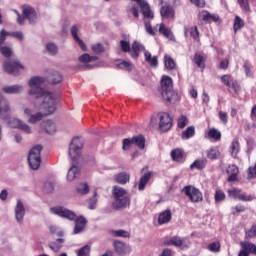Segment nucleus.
<instances>
[{"mask_svg":"<svg viewBox=\"0 0 256 256\" xmlns=\"http://www.w3.org/2000/svg\"><path fill=\"white\" fill-rule=\"evenodd\" d=\"M40 131H44V133H47L48 135H53L57 133V126L53 120H46L41 123Z\"/></svg>","mask_w":256,"mask_h":256,"instance_id":"nucleus-14","label":"nucleus"},{"mask_svg":"<svg viewBox=\"0 0 256 256\" xmlns=\"http://www.w3.org/2000/svg\"><path fill=\"white\" fill-rule=\"evenodd\" d=\"M45 49H46V53H48V55H52V57H55V55L59 53V47H57V44L53 42H48L45 45Z\"/></svg>","mask_w":256,"mask_h":256,"instance_id":"nucleus-30","label":"nucleus"},{"mask_svg":"<svg viewBox=\"0 0 256 256\" xmlns=\"http://www.w3.org/2000/svg\"><path fill=\"white\" fill-rule=\"evenodd\" d=\"M207 165V159H200V160H196L193 162V164H191L190 168L191 169H205V166Z\"/></svg>","mask_w":256,"mask_h":256,"instance_id":"nucleus-40","label":"nucleus"},{"mask_svg":"<svg viewBox=\"0 0 256 256\" xmlns=\"http://www.w3.org/2000/svg\"><path fill=\"white\" fill-rule=\"evenodd\" d=\"M85 227H87V219H85L83 216L77 217L73 231L74 235H79V233H81Z\"/></svg>","mask_w":256,"mask_h":256,"instance_id":"nucleus-18","label":"nucleus"},{"mask_svg":"<svg viewBox=\"0 0 256 256\" xmlns=\"http://www.w3.org/2000/svg\"><path fill=\"white\" fill-rule=\"evenodd\" d=\"M214 197L216 203H221V201H225V192L222 190H216Z\"/></svg>","mask_w":256,"mask_h":256,"instance_id":"nucleus-55","label":"nucleus"},{"mask_svg":"<svg viewBox=\"0 0 256 256\" xmlns=\"http://www.w3.org/2000/svg\"><path fill=\"white\" fill-rule=\"evenodd\" d=\"M171 89H173V79L169 76H162L160 93L165 94L166 91H171Z\"/></svg>","mask_w":256,"mask_h":256,"instance_id":"nucleus-19","label":"nucleus"},{"mask_svg":"<svg viewBox=\"0 0 256 256\" xmlns=\"http://www.w3.org/2000/svg\"><path fill=\"white\" fill-rule=\"evenodd\" d=\"M182 193L190 199L192 203H201L203 201V193L198 188L188 185L182 189Z\"/></svg>","mask_w":256,"mask_h":256,"instance_id":"nucleus-5","label":"nucleus"},{"mask_svg":"<svg viewBox=\"0 0 256 256\" xmlns=\"http://www.w3.org/2000/svg\"><path fill=\"white\" fill-rule=\"evenodd\" d=\"M77 175H79V168L76 165H72L67 173L68 181H75L77 179Z\"/></svg>","mask_w":256,"mask_h":256,"instance_id":"nucleus-34","label":"nucleus"},{"mask_svg":"<svg viewBox=\"0 0 256 256\" xmlns=\"http://www.w3.org/2000/svg\"><path fill=\"white\" fill-rule=\"evenodd\" d=\"M2 91L6 95H20V93H23V91H25V88L23 87V85L14 84L2 87Z\"/></svg>","mask_w":256,"mask_h":256,"instance_id":"nucleus-15","label":"nucleus"},{"mask_svg":"<svg viewBox=\"0 0 256 256\" xmlns=\"http://www.w3.org/2000/svg\"><path fill=\"white\" fill-rule=\"evenodd\" d=\"M133 145H136L138 149H145V136L138 135L132 138Z\"/></svg>","mask_w":256,"mask_h":256,"instance_id":"nucleus-32","label":"nucleus"},{"mask_svg":"<svg viewBox=\"0 0 256 256\" xmlns=\"http://www.w3.org/2000/svg\"><path fill=\"white\" fill-rule=\"evenodd\" d=\"M11 36L10 32L5 29L0 31V47L5 45V41H7V37Z\"/></svg>","mask_w":256,"mask_h":256,"instance_id":"nucleus-49","label":"nucleus"},{"mask_svg":"<svg viewBox=\"0 0 256 256\" xmlns=\"http://www.w3.org/2000/svg\"><path fill=\"white\" fill-rule=\"evenodd\" d=\"M221 244L219 242H213L208 245V250L212 253H219Z\"/></svg>","mask_w":256,"mask_h":256,"instance_id":"nucleus-51","label":"nucleus"},{"mask_svg":"<svg viewBox=\"0 0 256 256\" xmlns=\"http://www.w3.org/2000/svg\"><path fill=\"white\" fill-rule=\"evenodd\" d=\"M22 15L25 19H28L30 25H35V23H37V11L30 5L22 6Z\"/></svg>","mask_w":256,"mask_h":256,"instance_id":"nucleus-10","label":"nucleus"},{"mask_svg":"<svg viewBox=\"0 0 256 256\" xmlns=\"http://www.w3.org/2000/svg\"><path fill=\"white\" fill-rule=\"evenodd\" d=\"M91 253V246L85 245L77 251V256H89Z\"/></svg>","mask_w":256,"mask_h":256,"instance_id":"nucleus-47","label":"nucleus"},{"mask_svg":"<svg viewBox=\"0 0 256 256\" xmlns=\"http://www.w3.org/2000/svg\"><path fill=\"white\" fill-rule=\"evenodd\" d=\"M226 173L227 175H229L228 176L229 183H233L237 181V176L239 175V168L234 164L229 165L226 170Z\"/></svg>","mask_w":256,"mask_h":256,"instance_id":"nucleus-20","label":"nucleus"},{"mask_svg":"<svg viewBox=\"0 0 256 256\" xmlns=\"http://www.w3.org/2000/svg\"><path fill=\"white\" fill-rule=\"evenodd\" d=\"M230 151L232 157H237V153H239V140L234 139L230 146Z\"/></svg>","mask_w":256,"mask_h":256,"instance_id":"nucleus-42","label":"nucleus"},{"mask_svg":"<svg viewBox=\"0 0 256 256\" xmlns=\"http://www.w3.org/2000/svg\"><path fill=\"white\" fill-rule=\"evenodd\" d=\"M63 243H65V239L59 238L55 242H50L48 247L54 253H59V251H61V247H63Z\"/></svg>","mask_w":256,"mask_h":256,"instance_id":"nucleus-28","label":"nucleus"},{"mask_svg":"<svg viewBox=\"0 0 256 256\" xmlns=\"http://www.w3.org/2000/svg\"><path fill=\"white\" fill-rule=\"evenodd\" d=\"M161 95L165 101H168V103H177V101H179V94L173 91V88L171 90H166V92L164 94L161 93Z\"/></svg>","mask_w":256,"mask_h":256,"instance_id":"nucleus-21","label":"nucleus"},{"mask_svg":"<svg viewBox=\"0 0 256 256\" xmlns=\"http://www.w3.org/2000/svg\"><path fill=\"white\" fill-rule=\"evenodd\" d=\"M93 53L96 55H101V53H105V46L101 43H96L91 46Z\"/></svg>","mask_w":256,"mask_h":256,"instance_id":"nucleus-43","label":"nucleus"},{"mask_svg":"<svg viewBox=\"0 0 256 256\" xmlns=\"http://www.w3.org/2000/svg\"><path fill=\"white\" fill-rule=\"evenodd\" d=\"M120 47L124 53L131 52V44L127 40H121Z\"/></svg>","mask_w":256,"mask_h":256,"instance_id":"nucleus-52","label":"nucleus"},{"mask_svg":"<svg viewBox=\"0 0 256 256\" xmlns=\"http://www.w3.org/2000/svg\"><path fill=\"white\" fill-rule=\"evenodd\" d=\"M200 19L205 23H211V13L209 11L204 10L200 13Z\"/></svg>","mask_w":256,"mask_h":256,"instance_id":"nucleus-56","label":"nucleus"},{"mask_svg":"<svg viewBox=\"0 0 256 256\" xmlns=\"http://www.w3.org/2000/svg\"><path fill=\"white\" fill-rule=\"evenodd\" d=\"M243 27H245V22H243L241 17L236 16L234 20V31H239L240 29H243Z\"/></svg>","mask_w":256,"mask_h":256,"instance_id":"nucleus-46","label":"nucleus"},{"mask_svg":"<svg viewBox=\"0 0 256 256\" xmlns=\"http://www.w3.org/2000/svg\"><path fill=\"white\" fill-rule=\"evenodd\" d=\"M131 145H133V138H125L122 141V149L125 151L127 149H129V147H131Z\"/></svg>","mask_w":256,"mask_h":256,"instance_id":"nucleus-59","label":"nucleus"},{"mask_svg":"<svg viewBox=\"0 0 256 256\" xmlns=\"http://www.w3.org/2000/svg\"><path fill=\"white\" fill-rule=\"evenodd\" d=\"M242 249L245 250L248 255L252 253L253 255H256V245L250 242H241L240 243Z\"/></svg>","mask_w":256,"mask_h":256,"instance_id":"nucleus-33","label":"nucleus"},{"mask_svg":"<svg viewBox=\"0 0 256 256\" xmlns=\"http://www.w3.org/2000/svg\"><path fill=\"white\" fill-rule=\"evenodd\" d=\"M160 131H169L173 127V118L167 112L158 113Z\"/></svg>","mask_w":256,"mask_h":256,"instance_id":"nucleus-8","label":"nucleus"},{"mask_svg":"<svg viewBox=\"0 0 256 256\" xmlns=\"http://www.w3.org/2000/svg\"><path fill=\"white\" fill-rule=\"evenodd\" d=\"M112 195L114 197L112 207L113 209H116V211H119L120 209H127V207L131 205V195H129V192H127L125 188L113 186Z\"/></svg>","mask_w":256,"mask_h":256,"instance_id":"nucleus-2","label":"nucleus"},{"mask_svg":"<svg viewBox=\"0 0 256 256\" xmlns=\"http://www.w3.org/2000/svg\"><path fill=\"white\" fill-rule=\"evenodd\" d=\"M43 147L41 145L34 146L28 154V163L29 166L34 170L37 171L39 167H41V151Z\"/></svg>","mask_w":256,"mask_h":256,"instance_id":"nucleus-3","label":"nucleus"},{"mask_svg":"<svg viewBox=\"0 0 256 256\" xmlns=\"http://www.w3.org/2000/svg\"><path fill=\"white\" fill-rule=\"evenodd\" d=\"M171 157L174 161H179V159L183 158V152L181 149H175L171 152Z\"/></svg>","mask_w":256,"mask_h":256,"instance_id":"nucleus-54","label":"nucleus"},{"mask_svg":"<svg viewBox=\"0 0 256 256\" xmlns=\"http://www.w3.org/2000/svg\"><path fill=\"white\" fill-rule=\"evenodd\" d=\"M76 191L79 195H87V193H89V184L88 183H79L76 186Z\"/></svg>","mask_w":256,"mask_h":256,"instance_id":"nucleus-39","label":"nucleus"},{"mask_svg":"<svg viewBox=\"0 0 256 256\" xmlns=\"http://www.w3.org/2000/svg\"><path fill=\"white\" fill-rule=\"evenodd\" d=\"M153 175H155V173L153 171H150L140 178L138 184V191H145V187H147V184L149 183Z\"/></svg>","mask_w":256,"mask_h":256,"instance_id":"nucleus-23","label":"nucleus"},{"mask_svg":"<svg viewBox=\"0 0 256 256\" xmlns=\"http://www.w3.org/2000/svg\"><path fill=\"white\" fill-rule=\"evenodd\" d=\"M55 189V184L53 182H45L44 183V191L46 193H51Z\"/></svg>","mask_w":256,"mask_h":256,"instance_id":"nucleus-62","label":"nucleus"},{"mask_svg":"<svg viewBox=\"0 0 256 256\" xmlns=\"http://www.w3.org/2000/svg\"><path fill=\"white\" fill-rule=\"evenodd\" d=\"M145 61L151 65V67H157L159 65V61L157 60V56H152L151 53L147 50H144Z\"/></svg>","mask_w":256,"mask_h":256,"instance_id":"nucleus-29","label":"nucleus"},{"mask_svg":"<svg viewBox=\"0 0 256 256\" xmlns=\"http://www.w3.org/2000/svg\"><path fill=\"white\" fill-rule=\"evenodd\" d=\"M188 123H189V119H187V116L182 115L178 119V127H179V129H185V127H187Z\"/></svg>","mask_w":256,"mask_h":256,"instance_id":"nucleus-53","label":"nucleus"},{"mask_svg":"<svg viewBox=\"0 0 256 256\" xmlns=\"http://www.w3.org/2000/svg\"><path fill=\"white\" fill-rule=\"evenodd\" d=\"M243 69L245 71L246 77H253V72H252L253 66L249 62H245L243 64Z\"/></svg>","mask_w":256,"mask_h":256,"instance_id":"nucleus-50","label":"nucleus"},{"mask_svg":"<svg viewBox=\"0 0 256 256\" xmlns=\"http://www.w3.org/2000/svg\"><path fill=\"white\" fill-rule=\"evenodd\" d=\"M159 33L161 35H164L166 37V39H169V41H175V36L173 35L171 28H168L163 23H161L159 26Z\"/></svg>","mask_w":256,"mask_h":256,"instance_id":"nucleus-24","label":"nucleus"},{"mask_svg":"<svg viewBox=\"0 0 256 256\" xmlns=\"http://www.w3.org/2000/svg\"><path fill=\"white\" fill-rule=\"evenodd\" d=\"M99 59V57L97 56H91L87 53L82 54L79 58L78 61H80V63H93L94 61H97Z\"/></svg>","mask_w":256,"mask_h":256,"instance_id":"nucleus-35","label":"nucleus"},{"mask_svg":"<svg viewBox=\"0 0 256 256\" xmlns=\"http://www.w3.org/2000/svg\"><path fill=\"white\" fill-rule=\"evenodd\" d=\"M50 213L52 215H57L58 217H63L64 219H68L69 221H75L77 217L75 212L61 206L50 208Z\"/></svg>","mask_w":256,"mask_h":256,"instance_id":"nucleus-7","label":"nucleus"},{"mask_svg":"<svg viewBox=\"0 0 256 256\" xmlns=\"http://www.w3.org/2000/svg\"><path fill=\"white\" fill-rule=\"evenodd\" d=\"M132 51H145V46L142 45L141 43L135 41L133 44H132Z\"/></svg>","mask_w":256,"mask_h":256,"instance_id":"nucleus-63","label":"nucleus"},{"mask_svg":"<svg viewBox=\"0 0 256 256\" xmlns=\"http://www.w3.org/2000/svg\"><path fill=\"white\" fill-rule=\"evenodd\" d=\"M160 15L165 19H175V9L173 6L166 4L160 8Z\"/></svg>","mask_w":256,"mask_h":256,"instance_id":"nucleus-16","label":"nucleus"},{"mask_svg":"<svg viewBox=\"0 0 256 256\" xmlns=\"http://www.w3.org/2000/svg\"><path fill=\"white\" fill-rule=\"evenodd\" d=\"M171 217H172L171 210L169 209L164 210L159 214V217H158L159 225H165V223H169V221H171Z\"/></svg>","mask_w":256,"mask_h":256,"instance_id":"nucleus-26","label":"nucleus"},{"mask_svg":"<svg viewBox=\"0 0 256 256\" xmlns=\"http://www.w3.org/2000/svg\"><path fill=\"white\" fill-rule=\"evenodd\" d=\"M0 55H3L6 59L13 57V49L9 46H0Z\"/></svg>","mask_w":256,"mask_h":256,"instance_id":"nucleus-38","label":"nucleus"},{"mask_svg":"<svg viewBox=\"0 0 256 256\" xmlns=\"http://www.w3.org/2000/svg\"><path fill=\"white\" fill-rule=\"evenodd\" d=\"M52 77H53L52 78L53 85H57V84L61 83V81H63V76L59 72H54L52 74Z\"/></svg>","mask_w":256,"mask_h":256,"instance_id":"nucleus-57","label":"nucleus"},{"mask_svg":"<svg viewBox=\"0 0 256 256\" xmlns=\"http://www.w3.org/2000/svg\"><path fill=\"white\" fill-rule=\"evenodd\" d=\"M228 195L229 197H232V199H238L239 201H244V202L253 201V196L243 194L241 193V190L236 188H232L228 190Z\"/></svg>","mask_w":256,"mask_h":256,"instance_id":"nucleus-13","label":"nucleus"},{"mask_svg":"<svg viewBox=\"0 0 256 256\" xmlns=\"http://www.w3.org/2000/svg\"><path fill=\"white\" fill-rule=\"evenodd\" d=\"M130 180L131 175L127 172H120L115 176V181L116 183H119V185H127Z\"/></svg>","mask_w":256,"mask_h":256,"instance_id":"nucleus-25","label":"nucleus"},{"mask_svg":"<svg viewBox=\"0 0 256 256\" xmlns=\"http://www.w3.org/2000/svg\"><path fill=\"white\" fill-rule=\"evenodd\" d=\"M8 125L11 129H20L21 131H24V133L28 134L32 133L31 126L17 118H11L8 121Z\"/></svg>","mask_w":256,"mask_h":256,"instance_id":"nucleus-11","label":"nucleus"},{"mask_svg":"<svg viewBox=\"0 0 256 256\" xmlns=\"http://www.w3.org/2000/svg\"><path fill=\"white\" fill-rule=\"evenodd\" d=\"M70 33L74 41H76V43L79 45L82 51H87V45H85V42H83V40L79 38V35L77 34L79 33V27H77V25L72 26L70 29Z\"/></svg>","mask_w":256,"mask_h":256,"instance_id":"nucleus-17","label":"nucleus"},{"mask_svg":"<svg viewBox=\"0 0 256 256\" xmlns=\"http://www.w3.org/2000/svg\"><path fill=\"white\" fill-rule=\"evenodd\" d=\"M221 81L223 85H226L228 89H231V83H233V78L231 77V75H228V74L223 75L221 77Z\"/></svg>","mask_w":256,"mask_h":256,"instance_id":"nucleus-48","label":"nucleus"},{"mask_svg":"<svg viewBox=\"0 0 256 256\" xmlns=\"http://www.w3.org/2000/svg\"><path fill=\"white\" fill-rule=\"evenodd\" d=\"M207 157L211 160L219 159V157H221V152L219 151V148H211L210 150H208Z\"/></svg>","mask_w":256,"mask_h":256,"instance_id":"nucleus-41","label":"nucleus"},{"mask_svg":"<svg viewBox=\"0 0 256 256\" xmlns=\"http://www.w3.org/2000/svg\"><path fill=\"white\" fill-rule=\"evenodd\" d=\"M111 235L112 237H124V238L131 237V234L128 231L121 230V229L111 231Z\"/></svg>","mask_w":256,"mask_h":256,"instance_id":"nucleus-44","label":"nucleus"},{"mask_svg":"<svg viewBox=\"0 0 256 256\" xmlns=\"http://www.w3.org/2000/svg\"><path fill=\"white\" fill-rule=\"evenodd\" d=\"M135 3H138L141 13L144 18V22L147 21V19H154L155 14L151 11V7L149 6V3L145 0H133Z\"/></svg>","mask_w":256,"mask_h":256,"instance_id":"nucleus-9","label":"nucleus"},{"mask_svg":"<svg viewBox=\"0 0 256 256\" xmlns=\"http://www.w3.org/2000/svg\"><path fill=\"white\" fill-rule=\"evenodd\" d=\"M164 67L167 69V71H173V69H176L177 65L175 64V60L171 58L169 55L164 56Z\"/></svg>","mask_w":256,"mask_h":256,"instance_id":"nucleus-31","label":"nucleus"},{"mask_svg":"<svg viewBox=\"0 0 256 256\" xmlns=\"http://www.w3.org/2000/svg\"><path fill=\"white\" fill-rule=\"evenodd\" d=\"M208 137L215 139V141L221 140V132L215 128H212L208 131Z\"/></svg>","mask_w":256,"mask_h":256,"instance_id":"nucleus-45","label":"nucleus"},{"mask_svg":"<svg viewBox=\"0 0 256 256\" xmlns=\"http://www.w3.org/2000/svg\"><path fill=\"white\" fill-rule=\"evenodd\" d=\"M84 141L82 138L76 137L73 138L69 146V157L72 161H76L77 157L81 156V149H83Z\"/></svg>","mask_w":256,"mask_h":256,"instance_id":"nucleus-4","label":"nucleus"},{"mask_svg":"<svg viewBox=\"0 0 256 256\" xmlns=\"http://www.w3.org/2000/svg\"><path fill=\"white\" fill-rule=\"evenodd\" d=\"M167 245H173L174 247H179L180 249H185V247H187L185 242H183V239H181V237L179 236H174L170 238L167 241Z\"/></svg>","mask_w":256,"mask_h":256,"instance_id":"nucleus-27","label":"nucleus"},{"mask_svg":"<svg viewBox=\"0 0 256 256\" xmlns=\"http://www.w3.org/2000/svg\"><path fill=\"white\" fill-rule=\"evenodd\" d=\"M14 217L18 225H23L25 219V205L21 200H17L16 206L14 208Z\"/></svg>","mask_w":256,"mask_h":256,"instance_id":"nucleus-12","label":"nucleus"},{"mask_svg":"<svg viewBox=\"0 0 256 256\" xmlns=\"http://www.w3.org/2000/svg\"><path fill=\"white\" fill-rule=\"evenodd\" d=\"M181 137L184 141L195 137V126H189L185 131L182 132Z\"/></svg>","mask_w":256,"mask_h":256,"instance_id":"nucleus-36","label":"nucleus"},{"mask_svg":"<svg viewBox=\"0 0 256 256\" xmlns=\"http://www.w3.org/2000/svg\"><path fill=\"white\" fill-rule=\"evenodd\" d=\"M205 59L203 56L196 54L194 58V62L196 63L197 67H205V64L203 63Z\"/></svg>","mask_w":256,"mask_h":256,"instance_id":"nucleus-61","label":"nucleus"},{"mask_svg":"<svg viewBox=\"0 0 256 256\" xmlns=\"http://www.w3.org/2000/svg\"><path fill=\"white\" fill-rule=\"evenodd\" d=\"M47 80L45 77L33 76L28 80V95L32 97V106L38 111L36 114H32L31 109H24L25 115L29 117L27 120L30 125H35L43 119L44 116L53 115L57 111V97L53 92L43 88L44 83Z\"/></svg>","mask_w":256,"mask_h":256,"instance_id":"nucleus-1","label":"nucleus"},{"mask_svg":"<svg viewBox=\"0 0 256 256\" xmlns=\"http://www.w3.org/2000/svg\"><path fill=\"white\" fill-rule=\"evenodd\" d=\"M241 9L243 11H247L249 13V11H251V7L249 6V0H237Z\"/></svg>","mask_w":256,"mask_h":256,"instance_id":"nucleus-58","label":"nucleus"},{"mask_svg":"<svg viewBox=\"0 0 256 256\" xmlns=\"http://www.w3.org/2000/svg\"><path fill=\"white\" fill-rule=\"evenodd\" d=\"M114 249L116 253H119V255H127V253L131 252V248L121 241L114 242Z\"/></svg>","mask_w":256,"mask_h":256,"instance_id":"nucleus-22","label":"nucleus"},{"mask_svg":"<svg viewBox=\"0 0 256 256\" xmlns=\"http://www.w3.org/2000/svg\"><path fill=\"white\" fill-rule=\"evenodd\" d=\"M10 37H15V39H18V41H23V39H25V36L21 31L10 32Z\"/></svg>","mask_w":256,"mask_h":256,"instance_id":"nucleus-64","label":"nucleus"},{"mask_svg":"<svg viewBox=\"0 0 256 256\" xmlns=\"http://www.w3.org/2000/svg\"><path fill=\"white\" fill-rule=\"evenodd\" d=\"M253 237H256V225H253L251 229L246 231L247 239H253Z\"/></svg>","mask_w":256,"mask_h":256,"instance_id":"nucleus-60","label":"nucleus"},{"mask_svg":"<svg viewBox=\"0 0 256 256\" xmlns=\"http://www.w3.org/2000/svg\"><path fill=\"white\" fill-rule=\"evenodd\" d=\"M3 69L9 75H19L21 69H25V66L21 62H17L13 59H5L3 62Z\"/></svg>","mask_w":256,"mask_h":256,"instance_id":"nucleus-6","label":"nucleus"},{"mask_svg":"<svg viewBox=\"0 0 256 256\" xmlns=\"http://www.w3.org/2000/svg\"><path fill=\"white\" fill-rule=\"evenodd\" d=\"M9 111V102H7L6 99L3 98V95L0 94V115L9 113Z\"/></svg>","mask_w":256,"mask_h":256,"instance_id":"nucleus-37","label":"nucleus"}]
</instances>
